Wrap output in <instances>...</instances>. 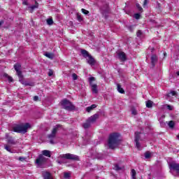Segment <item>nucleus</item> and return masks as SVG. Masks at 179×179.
<instances>
[{
	"label": "nucleus",
	"instance_id": "1",
	"mask_svg": "<svg viewBox=\"0 0 179 179\" xmlns=\"http://www.w3.org/2000/svg\"><path fill=\"white\" fill-rule=\"evenodd\" d=\"M14 69L16 71L17 76H18L19 82L24 85V86H34L33 83H27L24 81V77L23 76V73L22 72V65L19 63L14 64Z\"/></svg>",
	"mask_w": 179,
	"mask_h": 179
},
{
	"label": "nucleus",
	"instance_id": "2",
	"mask_svg": "<svg viewBox=\"0 0 179 179\" xmlns=\"http://www.w3.org/2000/svg\"><path fill=\"white\" fill-rule=\"evenodd\" d=\"M108 145L110 149H115L120 145V134L112 133L110 134Z\"/></svg>",
	"mask_w": 179,
	"mask_h": 179
},
{
	"label": "nucleus",
	"instance_id": "3",
	"mask_svg": "<svg viewBox=\"0 0 179 179\" xmlns=\"http://www.w3.org/2000/svg\"><path fill=\"white\" fill-rule=\"evenodd\" d=\"M29 128H30L29 123L17 124L16 126L13 127V132H16L17 134H22V132L26 134Z\"/></svg>",
	"mask_w": 179,
	"mask_h": 179
},
{
	"label": "nucleus",
	"instance_id": "4",
	"mask_svg": "<svg viewBox=\"0 0 179 179\" xmlns=\"http://www.w3.org/2000/svg\"><path fill=\"white\" fill-rule=\"evenodd\" d=\"M60 103L63 108L66 110V111H76V106L66 99H63Z\"/></svg>",
	"mask_w": 179,
	"mask_h": 179
},
{
	"label": "nucleus",
	"instance_id": "5",
	"mask_svg": "<svg viewBox=\"0 0 179 179\" xmlns=\"http://www.w3.org/2000/svg\"><path fill=\"white\" fill-rule=\"evenodd\" d=\"M94 80H96V78L94 77H90L88 78V81L92 93H94V94H97V93H99V90H97V85L93 84V82H94Z\"/></svg>",
	"mask_w": 179,
	"mask_h": 179
},
{
	"label": "nucleus",
	"instance_id": "6",
	"mask_svg": "<svg viewBox=\"0 0 179 179\" xmlns=\"http://www.w3.org/2000/svg\"><path fill=\"white\" fill-rule=\"evenodd\" d=\"M60 157L61 159H66L67 160H75L76 162H79V157L71 153L61 155Z\"/></svg>",
	"mask_w": 179,
	"mask_h": 179
},
{
	"label": "nucleus",
	"instance_id": "7",
	"mask_svg": "<svg viewBox=\"0 0 179 179\" xmlns=\"http://www.w3.org/2000/svg\"><path fill=\"white\" fill-rule=\"evenodd\" d=\"M100 12L103 16H105V18L107 19V15L110 13V6L108 4H105L99 8Z\"/></svg>",
	"mask_w": 179,
	"mask_h": 179
},
{
	"label": "nucleus",
	"instance_id": "8",
	"mask_svg": "<svg viewBox=\"0 0 179 179\" xmlns=\"http://www.w3.org/2000/svg\"><path fill=\"white\" fill-rule=\"evenodd\" d=\"M47 158L40 154L36 160V163L38 166H43V164H45L47 163Z\"/></svg>",
	"mask_w": 179,
	"mask_h": 179
},
{
	"label": "nucleus",
	"instance_id": "9",
	"mask_svg": "<svg viewBox=\"0 0 179 179\" xmlns=\"http://www.w3.org/2000/svg\"><path fill=\"white\" fill-rule=\"evenodd\" d=\"M159 61V57L156 55H151V65L152 68H155L156 66V64H157V62Z\"/></svg>",
	"mask_w": 179,
	"mask_h": 179
},
{
	"label": "nucleus",
	"instance_id": "10",
	"mask_svg": "<svg viewBox=\"0 0 179 179\" xmlns=\"http://www.w3.org/2000/svg\"><path fill=\"white\" fill-rule=\"evenodd\" d=\"M117 57L122 62H125V61H127V55L124 52H117Z\"/></svg>",
	"mask_w": 179,
	"mask_h": 179
},
{
	"label": "nucleus",
	"instance_id": "11",
	"mask_svg": "<svg viewBox=\"0 0 179 179\" xmlns=\"http://www.w3.org/2000/svg\"><path fill=\"white\" fill-rule=\"evenodd\" d=\"M98 118H99V114L95 113L94 115L90 117L87 120L88 121H90V122H91V124H93L96 122V121H97Z\"/></svg>",
	"mask_w": 179,
	"mask_h": 179
},
{
	"label": "nucleus",
	"instance_id": "12",
	"mask_svg": "<svg viewBox=\"0 0 179 179\" xmlns=\"http://www.w3.org/2000/svg\"><path fill=\"white\" fill-rule=\"evenodd\" d=\"M89 59L87 60V63L89 65H91L93 66V65H95L96 64V60H94V58H93V56L92 55H90L88 57Z\"/></svg>",
	"mask_w": 179,
	"mask_h": 179
},
{
	"label": "nucleus",
	"instance_id": "13",
	"mask_svg": "<svg viewBox=\"0 0 179 179\" xmlns=\"http://www.w3.org/2000/svg\"><path fill=\"white\" fill-rule=\"evenodd\" d=\"M55 136H57V135L51 133L50 134H49L48 136V139H50V143H51V145H54L55 142H54V139L55 138Z\"/></svg>",
	"mask_w": 179,
	"mask_h": 179
},
{
	"label": "nucleus",
	"instance_id": "14",
	"mask_svg": "<svg viewBox=\"0 0 179 179\" xmlns=\"http://www.w3.org/2000/svg\"><path fill=\"white\" fill-rule=\"evenodd\" d=\"M43 156H45V157H51V151L48 150H44L41 152Z\"/></svg>",
	"mask_w": 179,
	"mask_h": 179
},
{
	"label": "nucleus",
	"instance_id": "15",
	"mask_svg": "<svg viewBox=\"0 0 179 179\" xmlns=\"http://www.w3.org/2000/svg\"><path fill=\"white\" fill-rule=\"evenodd\" d=\"M62 125L61 124H57L52 130V134H53L54 135H57V132H58V129H59V128H62Z\"/></svg>",
	"mask_w": 179,
	"mask_h": 179
},
{
	"label": "nucleus",
	"instance_id": "16",
	"mask_svg": "<svg viewBox=\"0 0 179 179\" xmlns=\"http://www.w3.org/2000/svg\"><path fill=\"white\" fill-rule=\"evenodd\" d=\"M92 126V123L91 122H90L88 120V119L86 120V122L83 124V129H87L89 128H90V127Z\"/></svg>",
	"mask_w": 179,
	"mask_h": 179
},
{
	"label": "nucleus",
	"instance_id": "17",
	"mask_svg": "<svg viewBox=\"0 0 179 179\" xmlns=\"http://www.w3.org/2000/svg\"><path fill=\"white\" fill-rule=\"evenodd\" d=\"M42 176L44 179H52V176L50 172H44L43 173Z\"/></svg>",
	"mask_w": 179,
	"mask_h": 179
},
{
	"label": "nucleus",
	"instance_id": "18",
	"mask_svg": "<svg viewBox=\"0 0 179 179\" xmlns=\"http://www.w3.org/2000/svg\"><path fill=\"white\" fill-rule=\"evenodd\" d=\"M97 107V106L96 104H92L90 106H88L86 108V111L87 113H90L92 111V110H94V108H96Z\"/></svg>",
	"mask_w": 179,
	"mask_h": 179
},
{
	"label": "nucleus",
	"instance_id": "19",
	"mask_svg": "<svg viewBox=\"0 0 179 179\" xmlns=\"http://www.w3.org/2000/svg\"><path fill=\"white\" fill-rule=\"evenodd\" d=\"M37 8H38V3H37V1H35V5H33L29 7V10H31V13H32L33 10H34Z\"/></svg>",
	"mask_w": 179,
	"mask_h": 179
},
{
	"label": "nucleus",
	"instance_id": "20",
	"mask_svg": "<svg viewBox=\"0 0 179 179\" xmlns=\"http://www.w3.org/2000/svg\"><path fill=\"white\" fill-rule=\"evenodd\" d=\"M141 141V132L136 131L135 132V140L134 141Z\"/></svg>",
	"mask_w": 179,
	"mask_h": 179
},
{
	"label": "nucleus",
	"instance_id": "21",
	"mask_svg": "<svg viewBox=\"0 0 179 179\" xmlns=\"http://www.w3.org/2000/svg\"><path fill=\"white\" fill-rule=\"evenodd\" d=\"M81 54L85 58L90 55V54H89V52H87V50H81Z\"/></svg>",
	"mask_w": 179,
	"mask_h": 179
},
{
	"label": "nucleus",
	"instance_id": "22",
	"mask_svg": "<svg viewBox=\"0 0 179 179\" xmlns=\"http://www.w3.org/2000/svg\"><path fill=\"white\" fill-rule=\"evenodd\" d=\"M117 91L119 92V93H121V94H125V91L122 87H121V85L120 84H117Z\"/></svg>",
	"mask_w": 179,
	"mask_h": 179
},
{
	"label": "nucleus",
	"instance_id": "23",
	"mask_svg": "<svg viewBox=\"0 0 179 179\" xmlns=\"http://www.w3.org/2000/svg\"><path fill=\"white\" fill-rule=\"evenodd\" d=\"M8 143H9L10 145H16V141H15L13 138L10 137L8 139Z\"/></svg>",
	"mask_w": 179,
	"mask_h": 179
},
{
	"label": "nucleus",
	"instance_id": "24",
	"mask_svg": "<svg viewBox=\"0 0 179 179\" xmlns=\"http://www.w3.org/2000/svg\"><path fill=\"white\" fill-rule=\"evenodd\" d=\"M45 57H47V58H49L50 59H54V55L52 53H50V52H45Z\"/></svg>",
	"mask_w": 179,
	"mask_h": 179
},
{
	"label": "nucleus",
	"instance_id": "25",
	"mask_svg": "<svg viewBox=\"0 0 179 179\" xmlns=\"http://www.w3.org/2000/svg\"><path fill=\"white\" fill-rule=\"evenodd\" d=\"M153 106V101H148L146 102V107L148 108H152V107Z\"/></svg>",
	"mask_w": 179,
	"mask_h": 179
},
{
	"label": "nucleus",
	"instance_id": "26",
	"mask_svg": "<svg viewBox=\"0 0 179 179\" xmlns=\"http://www.w3.org/2000/svg\"><path fill=\"white\" fill-rule=\"evenodd\" d=\"M176 95H177V92L176 91H171V92L166 94L167 97H171L173 96H176Z\"/></svg>",
	"mask_w": 179,
	"mask_h": 179
},
{
	"label": "nucleus",
	"instance_id": "27",
	"mask_svg": "<svg viewBox=\"0 0 179 179\" xmlns=\"http://www.w3.org/2000/svg\"><path fill=\"white\" fill-rule=\"evenodd\" d=\"M168 125H169V128L173 129V128H174L176 123L174 122V121L171 120L169 122Z\"/></svg>",
	"mask_w": 179,
	"mask_h": 179
},
{
	"label": "nucleus",
	"instance_id": "28",
	"mask_svg": "<svg viewBox=\"0 0 179 179\" xmlns=\"http://www.w3.org/2000/svg\"><path fill=\"white\" fill-rule=\"evenodd\" d=\"M131 178L136 179V171L135 169H131Z\"/></svg>",
	"mask_w": 179,
	"mask_h": 179
},
{
	"label": "nucleus",
	"instance_id": "29",
	"mask_svg": "<svg viewBox=\"0 0 179 179\" xmlns=\"http://www.w3.org/2000/svg\"><path fill=\"white\" fill-rule=\"evenodd\" d=\"M47 23L48 24H49V26H51L54 24V20H52V18H49L47 20Z\"/></svg>",
	"mask_w": 179,
	"mask_h": 179
},
{
	"label": "nucleus",
	"instance_id": "30",
	"mask_svg": "<svg viewBox=\"0 0 179 179\" xmlns=\"http://www.w3.org/2000/svg\"><path fill=\"white\" fill-rule=\"evenodd\" d=\"M136 6L137 9L139 10V12H143V8H142V6H141V4L136 3Z\"/></svg>",
	"mask_w": 179,
	"mask_h": 179
},
{
	"label": "nucleus",
	"instance_id": "31",
	"mask_svg": "<svg viewBox=\"0 0 179 179\" xmlns=\"http://www.w3.org/2000/svg\"><path fill=\"white\" fill-rule=\"evenodd\" d=\"M4 148L6 150H7V152H9L10 153H13L12 150L10 149V147H9V145H6Z\"/></svg>",
	"mask_w": 179,
	"mask_h": 179
},
{
	"label": "nucleus",
	"instance_id": "32",
	"mask_svg": "<svg viewBox=\"0 0 179 179\" xmlns=\"http://www.w3.org/2000/svg\"><path fill=\"white\" fill-rule=\"evenodd\" d=\"M143 34V32H142L141 30H138L136 32L137 37H141Z\"/></svg>",
	"mask_w": 179,
	"mask_h": 179
},
{
	"label": "nucleus",
	"instance_id": "33",
	"mask_svg": "<svg viewBox=\"0 0 179 179\" xmlns=\"http://www.w3.org/2000/svg\"><path fill=\"white\" fill-rule=\"evenodd\" d=\"M81 12L84 14V15H89V10L85 9V8H82L81 9Z\"/></svg>",
	"mask_w": 179,
	"mask_h": 179
},
{
	"label": "nucleus",
	"instance_id": "34",
	"mask_svg": "<svg viewBox=\"0 0 179 179\" xmlns=\"http://www.w3.org/2000/svg\"><path fill=\"white\" fill-rule=\"evenodd\" d=\"M151 154L149 152H146L145 153V159H150Z\"/></svg>",
	"mask_w": 179,
	"mask_h": 179
},
{
	"label": "nucleus",
	"instance_id": "35",
	"mask_svg": "<svg viewBox=\"0 0 179 179\" xmlns=\"http://www.w3.org/2000/svg\"><path fill=\"white\" fill-rule=\"evenodd\" d=\"M114 169L116 170V171H120V170H122L121 167H120V165L118 164H115Z\"/></svg>",
	"mask_w": 179,
	"mask_h": 179
},
{
	"label": "nucleus",
	"instance_id": "36",
	"mask_svg": "<svg viewBox=\"0 0 179 179\" xmlns=\"http://www.w3.org/2000/svg\"><path fill=\"white\" fill-rule=\"evenodd\" d=\"M77 20H78V22H82V20H83L82 15L78 14L77 15Z\"/></svg>",
	"mask_w": 179,
	"mask_h": 179
},
{
	"label": "nucleus",
	"instance_id": "37",
	"mask_svg": "<svg viewBox=\"0 0 179 179\" xmlns=\"http://www.w3.org/2000/svg\"><path fill=\"white\" fill-rule=\"evenodd\" d=\"M72 78H73V80H78V75H76V73H73L72 74Z\"/></svg>",
	"mask_w": 179,
	"mask_h": 179
},
{
	"label": "nucleus",
	"instance_id": "38",
	"mask_svg": "<svg viewBox=\"0 0 179 179\" xmlns=\"http://www.w3.org/2000/svg\"><path fill=\"white\" fill-rule=\"evenodd\" d=\"M134 17H135V19H141V14H139V13H136L135 15H134Z\"/></svg>",
	"mask_w": 179,
	"mask_h": 179
},
{
	"label": "nucleus",
	"instance_id": "39",
	"mask_svg": "<svg viewBox=\"0 0 179 179\" xmlns=\"http://www.w3.org/2000/svg\"><path fill=\"white\" fill-rule=\"evenodd\" d=\"M8 80V82L10 83L12 82H13V78H12L10 76H8L7 77Z\"/></svg>",
	"mask_w": 179,
	"mask_h": 179
},
{
	"label": "nucleus",
	"instance_id": "40",
	"mask_svg": "<svg viewBox=\"0 0 179 179\" xmlns=\"http://www.w3.org/2000/svg\"><path fill=\"white\" fill-rule=\"evenodd\" d=\"M131 114L132 115H136L138 114V112L136 110V109H132Z\"/></svg>",
	"mask_w": 179,
	"mask_h": 179
},
{
	"label": "nucleus",
	"instance_id": "41",
	"mask_svg": "<svg viewBox=\"0 0 179 179\" xmlns=\"http://www.w3.org/2000/svg\"><path fill=\"white\" fill-rule=\"evenodd\" d=\"M135 143L137 149H139V148H141V143H139V141H135Z\"/></svg>",
	"mask_w": 179,
	"mask_h": 179
},
{
	"label": "nucleus",
	"instance_id": "42",
	"mask_svg": "<svg viewBox=\"0 0 179 179\" xmlns=\"http://www.w3.org/2000/svg\"><path fill=\"white\" fill-rule=\"evenodd\" d=\"M69 177H71L69 173H64V178H69Z\"/></svg>",
	"mask_w": 179,
	"mask_h": 179
},
{
	"label": "nucleus",
	"instance_id": "43",
	"mask_svg": "<svg viewBox=\"0 0 179 179\" xmlns=\"http://www.w3.org/2000/svg\"><path fill=\"white\" fill-rule=\"evenodd\" d=\"M38 100H39L38 96H34V101H38Z\"/></svg>",
	"mask_w": 179,
	"mask_h": 179
},
{
	"label": "nucleus",
	"instance_id": "44",
	"mask_svg": "<svg viewBox=\"0 0 179 179\" xmlns=\"http://www.w3.org/2000/svg\"><path fill=\"white\" fill-rule=\"evenodd\" d=\"M166 107H167L168 110H169L170 111L173 110V106H172L167 105Z\"/></svg>",
	"mask_w": 179,
	"mask_h": 179
},
{
	"label": "nucleus",
	"instance_id": "45",
	"mask_svg": "<svg viewBox=\"0 0 179 179\" xmlns=\"http://www.w3.org/2000/svg\"><path fill=\"white\" fill-rule=\"evenodd\" d=\"M4 23H5V21L3 20H1L0 21V29H1V27H2V24H3Z\"/></svg>",
	"mask_w": 179,
	"mask_h": 179
},
{
	"label": "nucleus",
	"instance_id": "46",
	"mask_svg": "<svg viewBox=\"0 0 179 179\" xmlns=\"http://www.w3.org/2000/svg\"><path fill=\"white\" fill-rule=\"evenodd\" d=\"M52 75H54V72H52V71H50L48 73V76H52Z\"/></svg>",
	"mask_w": 179,
	"mask_h": 179
},
{
	"label": "nucleus",
	"instance_id": "47",
	"mask_svg": "<svg viewBox=\"0 0 179 179\" xmlns=\"http://www.w3.org/2000/svg\"><path fill=\"white\" fill-rule=\"evenodd\" d=\"M22 5H29V3L27 2V0H24L23 2H22Z\"/></svg>",
	"mask_w": 179,
	"mask_h": 179
},
{
	"label": "nucleus",
	"instance_id": "48",
	"mask_svg": "<svg viewBox=\"0 0 179 179\" xmlns=\"http://www.w3.org/2000/svg\"><path fill=\"white\" fill-rule=\"evenodd\" d=\"M160 125H161V127H165L166 123L164 122H160Z\"/></svg>",
	"mask_w": 179,
	"mask_h": 179
},
{
	"label": "nucleus",
	"instance_id": "49",
	"mask_svg": "<svg viewBox=\"0 0 179 179\" xmlns=\"http://www.w3.org/2000/svg\"><path fill=\"white\" fill-rule=\"evenodd\" d=\"M146 5H148V0H144L143 6H146Z\"/></svg>",
	"mask_w": 179,
	"mask_h": 179
},
{
	"label": "nucleus",
	"instance_id": "50",
	"mask_svg": "<svg viewBox=\"0 0 179 179\" xmlns=\"http://www.w3.org/2000/svg\"><path fill=\"white\" fill-rule=\"evenodd\" d=\"M19 160H20V162H23V160H24V158L20 157Z\"/></svg>",
	"mask_w": 179,
	"mask_h": 179
},
{
	"label": "nucleus",
	"instance_id": "51",
	"mask_svg": "<svg viewBox=\"0 0 179 179\" xmlns=\"http://www.w3.org/2000/svg\"><path fill=\"white\" fill-rule=\"evenodd\" d=\"M3 76H4V78H8V76H9V75H8V73H4Z\"/></svg>",
	"mask_w": 179,
	"mask_h": 179
},
{
	"label": "nucleus",
	"instance_id": "52",
	"mask_svg": "<svg viewBox=\"0 0 179 179\" xmlns=\"http://www.w3.org/2000/svg\"><path fill=\"white\" fill-rule=\"evenodd\" d=\"M176 75H178V76H179V71H177Z\"/></svg>",
	"mask_w": 179,
	"mask_h": 179
},
{
	"label": "nucleus",
	"instance_id": "53",
	"mask_svg": "<svg viewBox=\"0 0 179 179\" xmlns=\"http://www.w3.org/2000/svg\"><path fill=\"white\" fill-rule=\"evenodd\" d=\"M154 50H155V48H153L152 49V52H153Z\"/></svg>",
	"mask_w": 179,
	"mask_h": 179
},
{
	"label": "nucleus",
	"instance_id": "54",
	"mask_svg": "<svg viewBox=\"0 0 179 179\" xmlns=\"http://www.w3.org/2000/svg\"><path fill=\"white\" fill-rule=\"evenodd\" d=\"M164 55L166 56V53H164Z\"/></svg>",
	"mask_w": 179,
	"mask_h": 179
}]
</instances>
